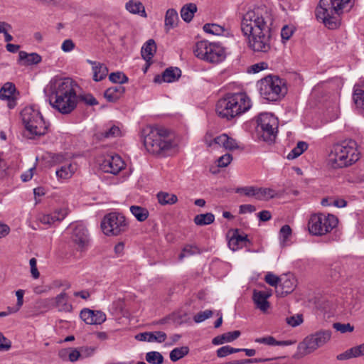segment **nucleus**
<instances>
[{
    "label": "nucleus",
    "mask_w": 364,
    "mask_h": 364,
    "mask_svg": "<svg viewBox=\"0 0 364 364\" xmlns=\"http://www.w3.org/2000/svg\"><path fill=\"white\" fill-rule=\"evenodd\" d=\"M23 123L25 126L26 136L33 139L36 136H43L48 130V125L41 112L33 107H26L21 112Z\"/></svg>",
    "instance_id": "obj_6"
},
{
    "label": "nucleus",
    "mask_w": 364,
    "mask_h": 364,
    "mask_svg": "<svg viewBox=\"0 0 364 364\" xmlns=\"http://www.w3.org/2000/svg\"><path fill=\"white\" fill-rule=\"evenodd\" d=\"M294 33L292 27L284 26L281 31V36L284 40H289Z\"/></svg>",
    "instance_id": "obj_61"
},
{
    "label": "nucleus",
    "mask_w": 364,
    "mask_h": 364,
    "mask_svg": "<svg viewBox=\"0 0 364 364\" xmlns=\"http://www.w3.org/2000/svg\"><path fill=\"white\" fill-rule=\"evenodd\" d=\"M189 353V348L188 346H181L175 348L170 352V359L173 362H176L181 359Z\"/></svg>",
    "instance_id": "obj_38"
},
{
    "label": "nucleus",
    "mask_w": 364,
    "mask_h": 364,
    "mask_svg": "<svg viewBox=\"0 0 364 364\" xmlns=\"http://www.w3.org/2000/svg\"><path fill=\"white\" fill-rule=\"evenodd\" d=\"M100 166L104 172L117 175L124 168L125 164L119 155L107 156Z\"/></svg>",
    "instance_id": "obj_13"
},
{
    "label": "nucleus",
    "mask_w": 364,
    "mask_h": 364,
    "mask_svg": "<svg viewBox=\"0 0 364 364\" xmlns=\"http://www.w3.org/2000/svg\"><path fill=\"white\" fill-rule=\"evenodd\" d=\"M274 18L265 6L249 9L242 14L240 28L247 38L248 47L254 52L267 53L271 49V26Z\"/></svg>",
    "instance_id": "obj_1"
},
{
    "label": "nucleus",
    "mask_w": 364,
    "mask_h": 364,
    "mask_svg": "<svg viewBox=\"0 0 364 364\" xmlns=\"http://www.w3.org/2000/svg\"><path fill=\"white\" fill-rule=\"evenodd\" d=\"M16 92L15 85L11 82H6L0 90V99L8 100V107L12 109L15 107L14 92Z\"/></svg>",
    "instance_id": "obj_21"
},
{
    "label": "nucleus",
    "mask_w": 364,
    "mask_h": 364,
    "mask_svg": "<svg viewBox=\"0 0 364 364\" xmlns=\"http://www.w3.org/2000/svg\"><path fill=\"white\" fill-rule=\"evenodd\" d=\"M215 144L223 147L226 150L232 151L239 149V146L235 139L230 137L226 134H223L214 138Z\"/></svg>",
    "instance_id": "obj_24"
},
{
    "label": "nucleus",
    "mask_w": 364,
    "mask_h": 364,
    "mask_svg": "<svg viewBox=\"0 0 364 364\" xmlns=\"http://www.w3.org/2000/svg\"><path fill=\"white\" fill-rule=\"evenodd\" d=\"M193 220L197 225L203 226L213 223L215 220V216L211 213L198 214L195 216Z\"/></svg>",
    "instance_id": "obj_35"
},
{
    "label": "nucleus",
    "mask_w": 364,
    "mask_h": 364,
    "mask_svg": "<svg viewBox=\"0 0 364 364\" xmlns=\"http://www.w3.org/2000/svg\"><path fill=\"white\" fill-rule=\"evenodd\" d=\"M210 44V43L208 41H201L198 42L193 50L195 55L200 59L205 60Z\"/></svg>",
    "instance_id": "obj_32"
},
{
    "label": "nucleus",
    "mask_w": 364,
    "mask_h": 364,
    "mask_svg": "<svg viewBox=\"0 0 364 364\" xmlns=\"http://www.w3.org/2000/svg\"><path fill=\"white\" fill-rule=\"evenodd\" d=\"M50 94L52 97L70 99L77 102V95L74 88V82L69 77L55 78L49 84Z\"/></svg>",
    "instance_id": "obj_11"
},
{
    "label": "nucleus",
    "mask_w": 364,
    "mask_h": 364,
    "mask_svg": "<svg viewBox=\"0 0 364 364\" xmlns=\"http://www.w3.org/2000/svg\"><path fill=\"white\" fill-rule=\"evenodd\" d=\"M101 228L106 235L117 236L127 230V223L123 215L118 213H110L103 218Z\"/></svg>",
    "instance_id": "obj_10"
},
{
    "label": "nucleus",
    "mask_w": 364,
    "mask_h": 364,
    "mask_svg": "<svg viewBox=\"0 0 364 364\" xmlns=\"http://www.w3.org/2000/svg\"><path fill=\"white\" fill-rule=\"evenodd\" d=\"M353 0H320L316 9V16L330 29L336 28L341 23V15L350 10Z\"/></svg>",
    "instance_id": "obj_3"
},
{
    "label": "nucleus",
    "mask_w": 364,
    "mask_h": 364,
    "mask_svg": "<svg viewBox=\"0 0 364 364\" xmlns=\"http://www.w3.org/2000/svg\"><path fill=\"white\" fill-rule=\"evenodd\" d=\"M256 210V208L251 204H244L240 206V213L245 214L247 213H253Z\"/></svg>",
    "instance_id": "obj_64"
},
{
    "label": "nucleus",
    "mask_w": 364,
    "mask_h": 364,
    "mask_svg": "<svg viewBox=\"0 0 364 364\" xmlns=\"http://www.w3.org/2000/svg\"><path fill=\"white\" fill-rule=\"evenodd\" d=\"M250 243L247 235H240L239 230L235 229L229 239L228 246L232 250L236 251L243 247H247V244Z\"/></svg>",
    "instance_id": "obj_18"
},
{
    "label": "nucleus",
    "mask_w": 364,
    "mask_h": 364,
    "mask_svg": "<svg viewBox=\"0 0 364 364\" xmlns=\"http://www.w3.org/2000/svg\"><path fill=\"white\" fill-rule=\"evenodd\" d=\"M264 281L270 286L276 287L279 282H282V279L272 272H268L265 275Z\"/></svg>",
    "instance_id": "obj_56"
},
{
    "label": "nucleus",
    "mask_w": 364,
    "mask_h": 364,
    "mask_svg": "<svg viewBox=\"0 0 364 364\" xmlns=\"http://www.w3.org/2000/svg\"><path fill=\"white\" fill-rule=\"evenodd\" d=\"M29 264L31 267V273L32 277L34 279H38L40 276V273L37 269V260L36 258L33 257L29 261Z\"/></svg>",
    "instance_id": "obj_59"
},
{
    "label": "nucleus",
    "mask_w": 364,
    "mask_h": 364,
    "mask_svg": "<svg viewBox=\"0 0 364 364\" xmlns=\"http://www.w3.org/2000/svg\"><path fill=\"white\" fill-rule=\"evenodd\" d=\"M100 134L104 138H114L120 135V129L118 127L113 125L102 131Z\"/></svg>",
    "instance_id": "obj_46"
},
{
    "label": "nucleus",
    "mask_w": 364,
    "mask_h": 364,
    "mask_svg": "<svg viewBox=\"0 0 364 364\" xmlns=\"http://www.w3.org/2000/svg\"><path fill=\"white\" fill-rule=\"evenodd\" d=\"M132 214L138 221H145L149 217V211L146 208L139 205H132L130 207Z\"/></svg>",
    "instance_id": "obj_34"
},
{
    "label": "nucleus",
    "mask_w": 364,
    "mask_h": 364,
    "mask_svg": "<svg viewBox=\"0 0 364 364\" xmlns=\"http://www.w3.org/2000/svg\"><path fill=\"white\" fill-rule=\"evenodd\" d=\"M251 106V100L246 93H228L218 101L216 112L219 117L230 120L248 111Z\"/></svg>",
    "instance_id": "obj_4"
},
{
    "label": "nucleus",
    "mask_w": 364,
    "mask_h": 364,
    "mask_svg": "<svg viewBox=\"0 0 364 364\" xmlns=\"http://www.w3.org/2000/svg\"><path fill=\"white\" fill-rule=\"evenodd\" d=\"M203 31L210 34L220 36L223 34L225 29L218 24L206 23L203 26Z\"/></svg>",
    "instance_id": "obj_41"
},
{
    "label": "nucleus",
    "mask_w": 364,
    "mask_h": 364,
    "mask_svg": "<svg viewBox=\"0 0 364 364\" xmlns=\"http://www.w3.org/2000/svg\"><path fill=\"white\" fill-rule=\"evenodd\" d=\"M156 50V43L153 39L148 40L141 48V56L146 61L151 60Z\"/></svg>",
    "instance_id": "obj_29"
},
{
    "label": "nucleus",
    "mask_w": 364,
    "mask_h": 364,
    "mask_svg": "<svg viewBox=\"0 0 364 364\" xmlns=\"http://www.w3.org/2000/svg\"><path fill=\"white\" fill-rule=\"evenodd\" d=\"M308 148L307 143L299 141L296 146L287 155L288 159H294L299 156Z\"/></svg>",
    "instance_id": "obj_39"
},
{
    "label": "nucleus",
    "mask_w": 364,
    "mask_h": 364,
    "mask_svg": "<svg viewBox=\"0 0 364 364\" xmlns=\"http://www.w3.org/2000/svg\"><path fill=\"white\" fill-rule=\"evenodd\" d=\"M23 295L24 290L18 289L16 291V296L17 297V303L16 306L14 307H8L9 309V313H16L17 312L23 304Z\"/></svg>",
    "instance_id": "obj_47"
},
{
    "label": "nucleus",
    "mask_w": 364,
    "mask_h": 364,
    "mask_svg": "<svg viewBox=\"0 0 364 364\" xmlns=\"http://www.w3.org/2000/svg\"><path fill=\"white\" fill-rule=\"evenodd\" d=\"M181 75V70L176 67H170L166 68L162 73V75H156L154 77L155 82H173L178 80Z\"/></svg>",
    "instance_id": "obj_19"
},
{
    "label": "nucleus",
    "mask_w": 364,
    "mask_h": 364,
    "mask_svg": "<svg viewBox=\"0 0 364 364\" xmlns=\"http://www.w3.org/2000/svg\"><path fill=\"white\" fill-rule=\"evenodd\" d=\"M149 336L148 338V342L153 343L156 342L159 343H164L166 338L167 335L164 331H153V332H149Z\"/></svg>",
    "instance_id": "obj_42"
},
{
    "label": "nucleus",
    "mask_w": 364,
    "mask_h": 364,
    "mask_svg": "<svg viewBox=\"0 0 364 364\" xmlns=\"http://www.w3.org/2000/svg\"><path fill=\"white\" fill-rule=\"evenodd\" d=\"M142 136L145 149L152 155L165 156L173 147L171 132L164 127L147 126L142 130Z\"/></svg>",
    "instance_id": "obj_2"
},
{
    "label": "nucleus",
    "mask_w": 364,
    "mask_h": 364,
    "mask_svg": "<svg viewBox=\"0 0 364 364\" xmlns=\"http://www.w3.org/2000/svg\"><path fill=\"white\" fill-rule=\"evenodd\" d=\"M277 196L276 191L269 188L257 187L256 199L259 200H268Z\"/></svg>",
    "instance_id": "obj_33"
},
{
    "label": "nucleus",
    "mask_w": 364,
    "mask_h": 364,
    "mask_svg": "<svg viewBox=\"0 0 364 364\" xmlns=\"http://www.w3.org/2000/svg\"><path fill=\"white\" fill-rule=\"evenodd\" d=\"M280 287L282 289V294H289L293 291L296 287V279L293 275L281 278Z\"/></svg>",
    "instance_id": "obj_30"
},
{
    "label": "nucleus",
    "mask_w": 364,
    "mask_h": 364,
    "mask_svg": "<svg viewBox=\"0 0 364 364\" xmlns=\"http://www.w3.org/2000/svg\"><path fill=\"white\" fill-rule=\"evenodd\" d=\"M20 61H23L24 65H36L41 62L42 58L36 53H31L30 54L25 51H20L18 53Z\"/></svg>",
    "instance_id": "obj_27"
},
{
    "label": "nucleus",
    "mask_w": 364,
    "mask_h": 364,
    "mask_svg": "<svg viewBox=\"0 0 364 364\" xmlns=\"http://www.w3.org/2000/svg\"><path fill=\"white\" fill-rule=\"evenodd\" d=\"M358 353L355 347L350 348L345 352L340 353L337 355L336 358L338 360H345L353 358H358Z\"/></svg>",
    "instance_id": "obj_49"
},
{
    "label": "nucleus",
    "mask_w": 364,
    "mask_h": 364,
    "mask_svg": "<svg viewBox=\"0 0 364 364\" xmlns=\"http://www.w3.org/2000/svg\"><path fill=\"white\" fill-rule=\"evenodd\" d=\"M75 48V43L70 39L65 40L61 46V48L64 52H70Z\"/></svg>",
    "instance_id": "obj_62"
},
{
    "label": "nucleus",
    "mask_w": 364,
    "mask_h": 364,
    "mask_svg": "<svg viewBox=\"0 0 364 364\" xmlns=\"http://www.w3.org/2000/svg\"><path fill=\"white\" fill-rule=\"evenodd\" d=\"M333 327L338 331H340L342 333L347 332H352L354 330L353 326L350 325L349 323H334L333 324Z\"/></svg>",
    "instance_id": "obj_52"
},
{
    "label": "nucleus",
    "mask_w": 364,
    "mask_h": 364,
    "mask_svg": "<svg viewBox=\"0 0 364 364\" xmlns=\"http://www.w3.org/2000/svg\"><path fill=\"white\" fill-rule=\"evenodd\" d=\"M125 9L132 14L139 15L144 18L147 16L144 6L138 0H129L125 4Z\"/></svg>",
    "instance_id": "obj_25"
},
{
    "label": "nucleus",
    "mask_w": 364,
    "mask_h": 364,
    "mask_svg": "<svg viewBox=\"0 0 364 364\" xmlns=\"http://www.w3.org/2000/svg\"><path fill=\"white\" fill-rule=\"evenodd\" d=\"M261 359L257 358H248V359H241V360H234L227 363L226 364H252L261 362Z\"/></svg>",
    "instance_id": "obj_60"
},
{
    "label": "nucleus",
    "mask_w": 364,
    "mask_h": 364,
    "mask_svg": "<svg viewBox=\"0 0 364 364\" xmlns=\"http://www.w3.org/2000/svg\"><path fill=\"white\" fill-rule=\"evenodd\" d=\"M266 68H267V64L264 62H262L252 65L250 67V71L253 73H257Z\"/></svg>",
    "instance_id": "obj_63"
},
{
    "label": "nucleus",
    "mask_w": 364,
    "mask_h": 364,
    "mask_svg": "<svg viewBox=\"0 0 364 364\" xmlns=\"http://www.w3.org/2000/svg\"><path fill=\"white\" fill-rule=\"evenodd\" d=\"M261 96L271 102L281 100L287 93V87L282 80L277 76H267L259 82Z\"/></svg>",
    "instance_id": "obj_7"
},
{
    "label": "nucleus",
    "mask_w": 364,
    "mask_h": 364,
    "mask_svg": "<svg viewBox=\"0 0 364 364\" xmlns=\"http://www.w3.org/2000/svg\"><path fill=\"white\" fill-rule=\"evenodd\" d=\"M331 338V331L321 330L307 336L297 347L298 357H304L324 346Z\"/></svg>",
    "instance_id": "obj_8"
},
{
    "label": "nucleus",
    "mask_w": 364,
    "mask_h": 364,
    "mask_svg": "<svg viewBox=\"0 0 364 364\" xmlns=\"http://www.w3.org/2000/svg\"><path fill=\"white\" fill-rule=\"evenodd\" d=\"M255 343H262L269 346H277V340L272 336H268L262 338H257L255 340Z\"/></svg>",
    "instance_id": "obj_54"
},
{
    "label": "nucleus",
    "mask_w": 364,
    "mask_h": 364,
    "mask_svg": "<svg viewBox=\"0 0 364 364\" xmlns=\"http://www.w3.org/2000/svg\"><path fill=\"white\" fill-rule=\"evenodd\" d=\"M237 193H242L248 197H255L256 198L257 186H244L235 189Z\"/></svg>",
    "instance_id": "obj_48"
},
{
    "label": "nucleus",
    "mask_w": 364,
    "mask_h": 364,
    "mask_svg": "<svg viewBox=\"0 0 364 364\" xmlns=\"http://www.w3.org/2000/svg\"><path fill=\"white\" fill-rule=\"evenodd\" d=\"M205 61L213 63L220 62L224 58V50L217 43H210Z\"/></svg>",
    "instance_id": "obj_22"
},
{
    "label": "nucleus",
    "mask_w": 364,
    "mask_h": 364,
    "mask_svg": "<svg viewBox=\"0 0 364 364\" xmlns=\"http://www.w3.org/2000/svg\"><path fill=\"white\" fill-rule=\"evenodd\" d=\"M197 11V6L193 3H189L184 5L181 9V16L186 22H190Z\"/></svg>",
    "instance_id": "obj_31"
},
{
    "label": "nucleus",
    "mask_w": 364,
    "mask_h": 364,
    "mask_svg": "<svg viewBox=\"0 0 364 364\" xmlns=\"http://www.w3.org/2000/svg\"><path fill=\"white\" fill-rule=\"evenodd\" d=\"M287 323L292 326L296 327L299 325H300L303 322V316L301 314H296L294 316H291L289 317H287L286 318Z\"/></svg>",
    "instance_id": "obj_55"
},
{
    "label": "nucleus",
    "mask_w": 364,
    "mask_h": 364,
    "mask_svg": "<svg viewBox=\"0 0 364 364\" xmlns=\"http://www.w3.org/2000/svg\"><path fill=\"white\" fill-rule=\"evenodd\" d=\"M80 318L89 325L102 324L106 321V315L101 311H94L87 308L81 310Z\"/></svg>",
    "instance_id": "obj_16"
},
{
    "label": "nucleus",
    "mask_w": 364,
    "mask_h": 364,
    "mask_svg": "<svg viewBox=\"0 0 364 364\" xmlns=\"http://www.w3.org/2000/svg\"><path fill=\"white\" fill-rule=\"evenodd\" d=\"M353 100L358 107L364 110V90L355 89L353 92Z\"/></svg>",
    "instance_id": "obj_45"
},
{
    "label": "nucleus",
    "mask_w": 364,
    "mask_h": 364,
    "mask_svg": "<svg viewBox=\"0 0 364 364\" xmlns=\"http://www.w3.org/2000/svg\"><path fill=\"white\" fill-rule=\"evenodd\" d=\"M337 224L338 219L333 215L317 213L310 217L308 228L311 235L321 236L330 232Z\"/></svg>",
    "instance_id": "obj_9"
},
{
    "label": "nucleus",
    "mask_w": 364,
    "mask_h": 364,
    "mask_svg": "<svg viewBox=\"0 0 364 364\" xmlns=\"http://www.w3.org/2000/svg\"><path fill=\"white\" fill-rule=\"evenodd\" d=\"M159 203L161 205H172L177 202L178 198L175 194H170L166 192H159L157 194Z\"/></svg>",
    "instance_id": "obj_37"
},
{
    "label": "nucleus",
    "mask_w": 364,
    "mask_h": 364,
    "mask_svg": "<svg viewBox=\"0 0 364 364\" xmlns=\"http://www.w3.org/2000/svg\"><path fill=\"white\" fill-rule=\"evenodd\" d=\"M240 334L241 333L240 331H234L227 332L221 335L224 337L225 343H230L236 340L240 336Z\"/></svg>",
    "instance_id": "obj_58"
},
{
    "label": "nucleus",
    "mask_w": 364,
    "mask_h": 364,
    "mask_svg": "<svg viewBox=\"0 0 364 364\" xmlns=\"http://www.w3.org/2000/svg\"><path fill=\"white\" fill-rule=\"evenodd\" d=\"M178 15L176 9H168L165 14L164 27L168 32L177 26Z\"/></svg>",
    "instance_id": "obj_28"
},
{
    "label": "nucleus",
    "mask_w": 364,
    "mask_h": 364,
    "mask_svg": "<svg viewBox=\"0 0 364 364\" xmlns=\"http://www.w3.org/2000/svg\"><path fill=\"white\" fill-rule=\"evenodd\" d=\"M71 241L76 249L83 250L89 243L87 230L82 225H75L71 232Z\"/></svg>",
    "instance_id": "obj_14"
},
{
    "label": "nucleus",
    "mask_w": 364,
    "mask_h": 364,
    "mask_svg": "<svg viewBox=\"0 0 364 364\" xmlns=\"http://www.w3.org/2000/svg\"><path fill=\"white\" fill-rule=\"evenodd\" d=\"M93 71V80L96 82L100 81L106 77L108 73V69L107 66L101 63H99L97 66L92 68Z\"/></svg>",
    "instance_id": "obj_36"
},
{
    "label": "nucleus",
    "mask_w": 364,
    "mask_h": 364,
    "mask_svg": "<svg viewBox=\"0 0 364 364\" xmlns=\"http://www.w3.org/2000/svg\"><path fill=\"white\" fill-rule=\"evenodd\" d=\"M109 79L117 85H122L128 82V77L122 72L112 73L109 76Z\"/></svg>",
    "instance_id": "obj_44"
},
{
    "label": "nucleus",
    "mask_w": 364,
    "mask_h": 364,
    "mask_svg": "<svg viewBox=\"0 0 364 364\" xmlns=\"http://www.w3.org/2000/svg\"><path fill=\"white\" fill-rule=\"evenodd\" d=\"M125 88L122 85H116L107 89L104 93V96L108 102H115L124 93Z\"/></svg>",
    "instance_id": "obj_26"
},
{
    "label": "nucleus",
    "mask_w": 364,
    "mask_h": 364,
    "mask_svg": "<svg viewBox=\"0 0 364 364\" xmlns=\"http://www.w3.org/2000/svg\"><path fill=\"white\" fill-rule=\"evenodd\" d=\"M68 212L66 208H60L55 210L50 214L42 215L39 217V220L41 223L46 225H53L55 222L62 221L68 215Z\"/></svg>",
    "instance_id": "obj_20"
},
{
    "label": "nucleus",
    "mask_w": 364,
    "mask_h": 364,
    "mask_svg": "<svg viewBox=\"0 0 364 364\" xmlns=\"http://www.w3.org/2000/svg\"><path fill=\"white\" fill-rule=\"evenodd\" d=\"M49 96V102L50 105L63 114L71 113L77 106V102L70 99Z\"/></svg>",
    "instance_id": "obj_15"
},
{
    "label": "nucleus",
    "mask_w": 364,
    "mask_h": 364,
    "mask_svg": "<svg viewBox=\"0 0 364 364\" xmlns=\"http://www.w3.org/2000/svg\"><path fill=\"white\" fill-rule=\"evenodd\" d=\"M50 301L51 306L60 312L70 313L73 311V305L69 302V296L65 291H62Z\"/></svg>",
    "instance_id": "obj_17"
},
{
    "label": "nucleus",
    "mask_w": 364,
    "mask_h": 364,
    "mask_svg": "<svg viewBox=\"0 0 364 364\" xmlns=\"http://www.w3.org/2000/svg\"><path fill=\"white\" fill-rule=\"evenodd\" d=\"M232 156L230 154H225L218 159V166L223 168L228 166L232 161Z\"/></svg>",
    "instance_id": "obj_57"
},
{
    "label": "nucleus",
    "mask_w": 364,
    "mask_h": 364,
    "mask_svg": "<svg viewBox=\"0 0 364 364\" xmlns=\"http://www.w3.org/2000/svg\"><path fill=\"white\" fill-rule=\"evenodd\" d=\"M145 359L150 364H162L164 363V357L162 354L158 351L146 353Z\"/></svg>",
    "instance_id": "obj_40"
},
{
    "label": "nucleus",
    "mask_w": 364,
    "mask_h": 364,
    "mask_svg": "<svg viewBox=\"0 0 364 364\" xmlns=\"http://www.w3.org/2000/svg\"><path fill=\"white\" fill-rule=\"evenodd\" d=\"M270 296L271 292L269 291L254 290L252 299L257 307L264 312L269 307L267 299Z\"/></svg>",
    "instance_id": "obj_23"
},
{
    "label": "nucleus",
    "mask_w": 364,
    "mask_h": 364,
    "mask_svg": "<svg viewBox=\"0 0 364 364\" xmlns=\"http://www.w3.org/2000/svg\"><path fill=\"white\" fill-rule=\"evenodd\" d=\"M278 128L277 118L269 113L260 114L257 119V131L265 141H273Z\"/></svg>",
    "instance_id": "obj_12"
},
{
    "label": "nucleus",
    "mask_w": 364,
    "mask_h": 364,
    "mask_svg": "<svg viewBox=\"0 0 364 364\" xmlns=\"http://www.w3.org/2000/svg\"><path fill=\"white\" fill-rule=\"evenodd\" d=\"M359 158L356 141L348 139L333 145L329 154V163L333 168H338L351 165Z\"/></svg>",
    "instance_id": "obj_5"
},
{
    "label": "nucleus",
    "mask_w": 364,
    "mask_h": 364,
    "mask_svg": "<svg viewBox=\"0 0 364 364\" xmlns=\"http://www.w3.org/2000/svg\"><path fill=\"white\" fill-rule=\"evenodd\" d=\"M291 235V228L289 225H283L279 230V238L283 244L286 242Z\"/></svg>",
    "instance_id": "obj_53"
},
{
    "label": "nucleus",
    "mask_w": 364,
    "mask_h": 364,
    "mask_svg": "<svg viewBox=\"0 0 364 364\" xmlns=\"http://www.w3.org/2000/svg\"><path fill=\"white\" fill-rule=\"evenodd\" d=\"M198 252L199 251L197 247L188 245L183 248L181 254L178 256V259L179 260H182L187 256L193 255Z\"/></svg>",
    "instance_id": "obj_50"
},
{
    "label": "nucleus",
    "mask_w": 364,
    "mask_h": 364,
    "mask_svg": "<svg viewBox=\"0 0 364 364\" xmlns=\"http://www.w3.org/2000/svg\"><path fill=\"white\" fill-rule=\"evenodd\" d=\"M73 171L72 168V165L70 164L68 165L63 166L60 169L56 171V175L58 178L66 179L70 178L73 175Z\"/></svg>",
    "instance_id": "obj_43"
},
{
    "label": "nucleus",
    "mask_w": 364,
    "mask_h": 364,
    "mask_svg": "<svg viewBox=\"0 0 364 364\" xmlns=\"http://www.w3.org/2000/svg\"><path fill=\"white\" fill-rule=\"evenodd\" d=\"M213 315V312L211 310L200 311L193 316V321L197 323H201L205 320L210 318Z\"/></svg>",
    "instance_id": "obj_51"
}]
</instances>
